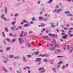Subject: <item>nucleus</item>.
<instances>
[{"label": "nucleus", "instance_id": "obj_44", "mask_svg": "<svg viewBox=\"0 0 73 73\" xmlns=\"http://www.w3.org/2000/svg\"><path fill=\"white\" fill-rule=\"evenodd\" d=\"M27 57H31V55H27Z\"/></svg>", "mask_w": 73, "mask_h": 73}, {"label": "nucleus", "instance_id": "obj_33", "mask_svg": "<svg viewBox=\"0 0 73 73\" xmlns=\"http://www.w3.org/2000/svg\"><path fill=\"white\" fill-rule=\"evenodd\" d=\"M23 60H24V61H25V60H26V59L25 58V57L24 56H23Z\"/></svg>", "mask_w": 73, "mask_h": 73}, {"label": "nucleus", "instance_id": "obj_13", "mask_svg": "<svg viewBox=\"0 0 73 73\" xmlns=\"http://www.w3.org/2000/svg\"><path fill=\"white\" fill-rule=\"evenodd\" d=\"M45 25L44 24H41L40 26L41 27H44Z\"/></svg>", "mask_w": 73, "mask_h": 73}, {"label": "nucleus", "instance_id": "obj_54", "mask_svg": "<svg viewBox=\"0 0 73 73\" xmlns=\"http://www.w3.org/2000/svg\"><path fill=\"white\" fill-rule=\"evenodd\" d=\"M52 1L53 0H50V2H49V3H51V2H52Z\"/></svg>", "mask_w": 73, "mask_h": 73}, {"label": "nucleus", "instance_id": "obj_28", "mask_svg": "<svg viewBox=\"0 0 73 73\" xmlns=\"http://www.w3.org/2000/svg\"><path fill=\"white\" fill-rule=\"evenodd\" d=\"M45 62H47V60L46 59H44L43 60Z\"/></svg>", "mask_w": 73, "mask_h": 73}, {"label": "nucleus", "instance_id": "obj_19", "mask_svg": "<svg viewBox=\"0 0 73 73\" xmlns=\"http://www.w3.org/2000/svg\"><path fill=\"white\" fill-rule=\"evenodd\" d=\"M15 22H13L11 23L12 25H14L15 24Z\"/></svg>", "mask_w": 73, "mask_h": 73}, {"label": "nucleus", "instance_id": "obj_27", "mask_svg": "<svg viewBox=\"0 0 73 73\" xmlns=\"http://www.w3.org/2000/svg\"><path fill=\"white\" fill-rule=\"evenodd\" d=\"M22 28V26H19L18 27V28L19 29H21Z\"/></svg>", "mask_w": 73, "mask_h": 73}, {"label": "nucleus", "instance_id": "obj_10", "mask_svg": "<svg viewBox=\"0 0 73 73\" xmlns=\"http://www.w3.org/2000/svg\"><path fill=\"white\" fill-rule=\"evenodd\" d=\"M54 46L55 47H59V45H58V44H55Z\"/></svg>", "mask_w": 73, "mask_h": 73}, {"label": "nucleus", "instance_id": "obj_30", "mask_svg": "<svg viewBox=\"0 0 73 73\" xmlns=\"http://www.w3.org/2000/svg\"><path fill=\"white\" fill-rule=\"evenodd\" d=\"M24 33H25V36H26V35H27V32H25Z\"/></svg>", "mask_w": 73, "mask_h": 73}, {"label": "nucleus", "instance_id": "obj_1", "mask_svg": "<svg viewBox=\"0 0 73 73\" xmlns=\"http://www.w3.org/2000/svg\"><path fill=\"white\" fill-rule=\"evenodd\" d=\"M39 70L41 73H43V72H45V70L44 69V68H39Z\"/></svg>", "mask_w": 73, "mask_h": 73}, {"label": "nucleus", "instance_id": "obj_45", "mask_svg": "<svg viewBox=\"0 0 73 73\" xmlns=\"http://www.w3.org/2000/svg\"><path fill=\"white\" fill-rule=\"evenodd\" d=\"M53 62H54V60H52L51 62V64H53Z\"/></svg>", "mask_w": 73, "mask_h": 73}, {"label": "nucleus", "instance_id": "obj_49", "mask_svg": "<svg viewBox=\"0 0 73 73\" xmlns=\"http://www.w3.org/2000/svg\"><path fill=\"white\" fill-rule=\"evenodd\" d=\"M33 22H30V23L31 24H33Z\"/></svg>", "mask_w": 73, "mask_h": 73}, {"label": "nucleus", "instance_id": "obj_8", "mask_svg": "<svg viewBox=\"0 0 73 73\" xmlns=\"http://www.w3.org/2000/svg\"><path fill=\"white\" fill-rule=\"evenodd\" d=\"M40 20H42L43 19V17H39L38 18Z\"/></svg>", "mask_w": 73, "mask_h": 73}, {"label": "nucleus", "instance_id": "obj_57", "mask_svg": "<svg viewBox=\"0 0 73 73\" xmlns=\"http://www.w3.org/2000/svg\"><path fill=\"white\" fill-rule=\"evenodd\" d=\"M62 56H57V57H62Z\"/></svg>", "mask_w": 73, "mask_h": 73}, {"label": "nucleus", "instance_id": "obj_35", "mask_svg": "<svg viewBox=\"0 0 73 73\" xmlns=\"http://www.w3.org/2000/svg\"><path fill=\"white\" fill-rule=\"evenodd\" d=\"M56 42L55 40H53V41L52 42V43H56Z\"/></svg>", "mask_w": 73, "mask_h": 73}, {"label": "nucleus", "instance_id": "obj_40", "mask_svg": "<svg viewBox=\"0 0 73 73\" xmlns=\"http://www.w3.org/2000/svg\"><path fill=\"white\" fill-rule=\"evenodd\" d=\"M69 13V11H67V12H65V14H66V13Z\"/></svg>", "mask_w": 73, "mask_h": 73}, {"label": "nucleus", "instance_id": "obj_20", "mask_svg": "<svg viewBox=\"0 0 73 73\" xmlns=\"http://www.w3.org/2000/svg\"><path fill=\"white\" fill-rule=\"evenodd\" d=\"M6 40H7V41H8V42H10V40H9V39L7 38L6 39Z\"/></svg>", "mask_w": 73, "mask_h": 73}, {"label": "nucleus", "instance_id": "obj_46", "mask_svg": "<svg viewBox=\"0 0 73 73\" xmlns=\"http://www.w3.org/2000/svg\"><path fill=\"white\" fill-rule=\"evenodd\" d=\"M69 29H70V31H71V30H72L73 29V28H70Z\"/></svg>", "mask_w": 73, "mask_h": 73}, {"label": "nucleus", "instance_id": "obj_43", "mask_svg": "<svg viewBox=\"0 0 73 73\" xmlns=\"http://www.w3.org/2000/svg\"><path fill=\"white\" fill-rule=\"evenodd\" d=\"M38 4H40V1H39L38 2Z\"/></svg>", "mask_w": 73, "mask_h": 73}, {"label": "nucleus", "instance_id": "obj_9", "mask_svg": "<svg viewBox=\"0 0 73 73\" xmlns=\"http://www.w3.org/2000/svg\"><path fill=\"white\" fill-rule=\"evenodd\" d=\"M5 13H7V8L6 7H5Z\"/></svg>", "mask_w": 73, "mask_h": 73}, {"label": "nucleus", "instance_id": "obj_41", "mask_svg": "<svg viewBox=\"0 0 73 73\" xmlns=\"http://www.w3.org/2000/svg\"><path fill=\"white\" fill-rule=\"evenodd\" d=\"M50 46H53V44H50Z\"/></svg>", "mask_w": 73, "mask_h": 73}, {"label": "nucleus", "instance_id": "obj_37", "mask_svg": "<svg viewBox=\"0 0 73 73\" xmlns=\"http://www.w3.org/2000/svg\"><path fill=\"white\" fill-rule=\"evenodd\" d=\"M46 55L45 54H44L42 56V57H44V56H45Z\"/></svg>", "mask_w": 73, "mask_h": 73}, {"label": "nucleus", "instance_id": "obj_23", "mask_svg": "<svg viewBox=\"0 0 73 73\" xmlns=\"http://www.w3.org/2000/svg\"><path fill=\"white\" fill-rule=\"evenodd\" d=\"M5 30L6 31V32H8V29H7V28H5Z\"/></svg>", "mask_w": 73, "mask_h": 73}, {"label": "nucleus", "instance_id": "obj_14", "mask_svg": "<svg viewBox=\"0 0 73 73\" xmlns=\"http://www.w3.org/2000/svg\"><path fill=\"white\" fill-rule=\"evenodd\" d=\"M10 49V48L9 47L7 48L6 49V51H7V50H9Z\"/></svg>", "mask_w": 73, "mask_h": 73}, {"label": "nucleus", "instance_id": "obj_56", "mask_svg": "<svg viewBox=\"0 0 73 73\" xmlns=\"http://www.w3.org/2000/svg\"><path fill=\"white\" fill-rule=\"evenodd\" d=\"M64 29H65V30H68V29L65 28V27H64Z\"/></svg>", "mask_w": 73, "mask_h": 73}, {"label": "nucleus", "instance_id": "obj_63", "mask_svg": "<svg viewBox=\"0 0 73 73\" xmlns=\"http://www.w3.org/2000/svg\"><path fill=\"white\" fill-rule=\"evenodd\" d=\"M3 52V50H0V52Z\"/></svg>", "mask_w": 73, "mask_h": 73}, {"label": "nucleus", "instance_id": "obj_51", "mask_svg": "<svg viewBox=\"0 0 73 73\" xmlns=\"http://www.w3.org/2000/svg\"><path fill=\"white\" fill-rule=\"evenodd\" d=\"M3 19L4 20H6V18L4 17H3Z\"/></svg>", "mask_w": 73, "mask_h": 73}, {"label": "nucleus", "instance_id": "obj_29", "mask_svg": "<svg viewBox=\"0 0 73 73\" xmlns=\"http://www.w3.org/2000/svg\"><path fill=\"white\" fill-rule=\"evenodd\" d=\"M51 26L52 27H53V28H54V27H55V26H54V25L53 24L51 25Z\"/></svg>", "mask_w": 73, "mask_h": 73}, {"label": "nucleus", "instance_id": "obj_4", "mask_svg": "<svg viewBox=\"0 0 73 73\" xmlns=\"http://www.w3.org/2000/svg\"><path fill=\"white\" fill-rule=\"evenodd\" d=\"M60 50L59 49H56L55 50V53H57L58 52H60Z\"/></svg>", "mask_w": 73, "mask_h": 73}, {"label": "nucleus", "instance_id": "obj_3", "mask_svg": "<svg viewBox=\"0 0 73 73\" xmlns=\"http://www.w3.org/2000/svg\"><path fill=\"white\" fill-rule=\"evenodd\" d=\"M67 36H68L67 35H65L64 36H62V38L64 39H66L67 38Z\"/></svg>", "mask_w": 73, "mask_h": 73}, {"label": "nucleus", "instance_id": "obj_21", "mask_svg": "<svg viewBox=\"0 0 73 73\" xmlns=\"http://www.w3.org/2000/svg\"><path fill=\"white\" fill-rule=\"evenodd\" d=\"M66 34H65V33H61V35H62V36H65V35Z\"/></svg>", "mask_w": 73, "mask_h": 73}, {"label": "nucleus", "instance_id": "obj_17", "mask_svg": "<svg viewBox=\"0 0 73 73\" xmlns=\"http://www.w3.org/2000/svg\"><path fill=\"white\" fill-rule=\"evenodd\" d=\"M46 38H48V37L47 36H43L42 37V38H46Z\"/></svg>", "mask_w": 73, "mask_h": 73}, {"label": "nucleus", "instance_id": "obj_52", "mask_svg": "<svg viewBox=\"0 0 73 73\" xmlns=\"http://www.w3.org/2000/svg\"><path fill=\"white\" fill-rule=\"evenodd\" d=\"M68 66V64H66L65 66V67H66Z\"/></svg>", "mask_w": 73, "mask_h": 73}, {"label": "nucleus", "instance_id": "obj_39", "mask_svg": "<svg viewBox=\"0 0 73 73\" xmlns=\"http://www.w3.org/2000/svg\"><path fill=\"white\" fill-rule=\"evenodd\" d=\"M35 18H32L31 19L32 20V21H34V20H35Z\"/></svg>", "mask_w": 73, "mask_h": 73}, {"label": "nucleus", "instance_id": "obj_61", "mask_svg": "<svg viewBox=\"0 0 73 73\" xmlns=\"http://www.w3.org/2000/svg\"><path fill=\"white\" fill-rule=\"evenodd\" d=\"M56 8H58V6H56Z\"/></svg>", "mask_w": 73, "mask_h": 73}, {"label": "nucleus", "instance_id": "obj_55", "mask_svg": "<svg viewBox=\"0 0 73 73\" xmlns=\"http://www.w3.org/2000/svg\"><path fill=\"white\" fill-rule=\"evenodd\" d=\"M56 69V68H54L52 69V70H54Z\"/></svg>", "mask_w": 73, "mask_h": 73}, {"label": "nucleus", "instance_id": "obj_38", "mask_svg": "<svg viewBox=\"0 0 73 73\" xmlns=\"http://www.w3.org/2000/svg\"><path fill=\"white\" fill-rule=\"evenodd\" d=\"M52 36L53 37H54L55 36H54V34H52Z\"/></svg>", "mask_w": 73, "mask_h": 73}, {"label": "nucleus", "instance_id": "obj_60", "mask_svg": "<svg viewBox=\"0 0 73 73\" xmlns=\"http://www.w3.org/2000/svg\"><path fill=\"white\" fill-rule=\"evenodd\" d=\"M69 45H68V48H67V49H69Z\"/></svg>", "mask_w": 73, "mask_h": 73}, {"label": "nucleus", "instance_id": "obj_42", "mask_svg": "<svg viewBox=\"0 0 73 73\" xmlns=\"http://www.w3.org/2000/svg\"><path fill=\"white\" fill-rule=\"evenodd\" d=\"M52 35L50 33L48 34V36H52Z\"/></svg>", "mask_w": 73, "mask_h": 73}, {"label": "nucleus", "instance_id": "obj_50", "mask_svg": "<svg viewBox=\"0 0 73 73\" xmlns=\"http://www.w3.org/2000/svg\"><path fill=\"white\" fill-rule=\"evenodd\" d=\"M43 20L44 21H46L47 20V19H44Z\"/></svg>", "mask_w": 73, "mask_h": 73}, {"label": "nucleus", "instance_id": "obj_18", "mask_svg": "<svg viewBox=\"0 0 73 73\" xmlns=\"http://www.w3.org/2000/svg\"><path fill=\"white\" fill-rule=\"evenodd\" d=\"M23 36V34L22 33H21L20 34V37H21Z\"/></svg>", "mask_w": 73, "mask_h": 73}, {"label": "nucleus", "instance_id": "obj_2", "mask_svg": "<svg viewBox=\"0 0 73 73\" xmlns=\"http://www.w3.org/2000/svg\"><path fill=\"white\" fill-rule=\"evenodd\" d=\"M19 39L20 44H22V43H21V42H24V40H23V39H20V38H19Z\"/></svg>", "mask_w": 73, "mask_h": 73}, {"label": "nucleus", "instance_id": "obj_5", "mask_svg": "<svg viewBox=\"0 0 73 73\" xmlns=\"http://www.w3.org/2000/svg\"><path fill=\"white\" fill-rule=\"evenodd\" d=\"M41 58H37L36 59V61H39L40 62V61H41Z\"/></svg>", "mask_w": 73, "mask_h": 73}, {"label": "nucleus", "instance_id": "obj_36", "mask_svg": "<svg viewBox=\"0 0 73 73\" xmlns=\"http://www.w3.org/2000/svg\"><path fill=\"white\" fill-rule=\"evenodd\" d=\"M26 68H27V69H30V67H26Z\"/></svg>", "mask_w": 73, "mask_h": 73}, {"label": "nucleus", "instance_id": "obj_25", "mask_svg": "<svg viewBox=\"0 0 73 73\" xmlns=\"http://www.w3.org/2000/svg\"><path fill=\"white\" fill-rule=\"evenodd\" d=\"M56 11H57V10H55L53 11V13H55V12H56Z\"/></svg>", "mask_w": 73, "mask_h": 73}, {"label": "nucleus", "instance_id": "obj_59", "mask_svg": "<svg viewBox=\"0 0 73 73\" xmlns=\"http://www.w3.org/2000/svg\"><path fill=\"white\" fill-rule=\"evenodd\" d=\"M65 68V66H64L62 67V69H64Z\"/></svg>", "mask_w": 73, "mask_h": 73}, {"label": "nucleus", "instance_id": "obj_6", "mask_svg": "<svg viewBox=\"0 0 73 73\" xmlns=\"http://www.w3.org/2000/svg\"><path fill=\"white\" fill-rule=\"evenodd\" d=\"M23 23H27L28 22V21L26 20H23Z\"/></svg>", "mask_w": 73, "mask_h": 73}, {"label": "nucleus", "instance_id": "obj_32", "mask_svg": "<svg viewBox=\"0 0 73 73\" xmlns=\"http://www.w3.org/2000/svg\"><path fill=\"white\" fill-rule=\"evenodd\" d=\"M38 53V52H36L35 53L36 55H37Z\"/></svg>", "mask_w": 73, "mask_h": 73}, {"label": "nucleus", "instance_id": "obj_47", "mask_svg": "<svg viewBox=\"0 0 73 73\" xmlns=\"http://www.w3.org/2000/svg\"><path fill=\"white\" fill-rule=\"evenodd\" d=\"M62 63V61H60V62H58V64H61Z\"/></svg>", "mask_w": 73, "mask_h": 73}, {"label": "nucleus", "instance_id": "obj_16", "mask_svg": "<svg viewBox=\"0 0 73 73\" xmlns=\"http://www.w3.org/2000/svg\"><path fill=\"white\" fill-rule=\"evenodd\" d=\"M62 10H58L56 11L57 13H58V12H60V11H61Z\"/></svg>", "mask_w": 73, "mask_h": 73}, {"label": "nucleus", "instance_id": "obj_34", "mask_svg": "<svg viewBox=\"0 0 73 73\" xmlns=\"http://www.w3.org/2000/svg\"><path fill=\"white\" fill-rule=\"evenodd\" d=\"M50 50H54V48H50Z\"/></svg>", "mask_w": 73, "mask_h": 73}, {"label": "nucleus", "instance_id": "obj_64", "mask_svg": "<svg viewBox=\"0 0 73 73\" xmlns=\"http://www.w3.org/2000/svg\"><path fill=\"white\" fill-rule=\"evenodd\" d=\"M7 61H4V62L5 63H7Z\"/></svg>", "mask_w": 73, "mask_h": 73}, {"label": "nucleus", "instance_id": "obj_12", "mask_svg": "<svg viewBox=\"0 0 73 73\" xmlns=\"http://www.w3.org/2000/svg\"><path fill=\"white\" fill-rule=\"evenodd\" d=\"M67 16H72L73 15L70 13H68L67 14Z\"/></svg>", "mask_w": 73, "mask_h": 73}, {"label": "nucleus", "instance_id": "obj_26", "mask_svg": "<svg viewBox=\"0 0 73 73\" xmlns=\"http://www.w3.org/2000/svg\"><path fill=\"white\" fill-rule=\"evenodd\" d=\"M16 40L15 39H13V40L12 41V42H14Z\"/></svg>", "mask_w": 73, "mask_h": 73}, {"label": "nucleus", "instance_id": "obj_24", "mask_svg": "<svg viewBox=\"0 0 73 73\" xmlns=\"http://www.w3.org/2000/svg\"><path fill=\"white\" fill-rule=\"evenodd\" d=\"M2 33L3 36V37H5V34L4 33V32H2Z\"/></svg>", "mask_w": 73, "mask_h": 73}, {"label": "nucleus", "instance_id": "obj_48", "mask_svg": "<svg viewBox=\"0 0 73 73\" xmlns=\"http://www.w3.org/2000/svg\"><path fill=\"white\" fill-rule=\"evenodd\" d=\"M72 1V0H67V1H68V2H70V1Z\"/></svg>", "mask_w": 73, "mask_h": 73}, {"label": "nucleus", "instance_id": "obj_15", "mask_svg": "<svg viewBox=\"0 0 73 73\" xmlns=\"http://www.w3.org/2000/svg\"><path fill=\"white\" fill-rule=\"evenodd\" d=\"M13 55H10L9 56V58H13Z\"/></svg>", "mask_w": 73, "mask_h": 73}, {"label": "nucleus", "instance_id": "obj_22", "mask_svg": "<svg viewBox=\"0 0 73 73\" xmlns=\"http://www.w3.org/2000/svg\"><path fill=\"white\" fill-rule=\"evenodd\" d=\"M72 50H73V48H71V49H70V52H72Z\"/></svg>", "mask_w": 73, "mask_h": 73}, {"label": "nucleus", "instance_id": "obj_58", "mask_svg": "<svg viewBox=\"0 0 73 73\" xmlns=\"http://www.w3.org/2000/svg\"><path fill=\"white\" fill-rule=\"evenodd\" d=\"M4 70L5 71V72H7V70L5 69H4Z\"/></svg>", "mask_w": 73, "mask_h": 73}, {"label": "nucleus", "instance_id": "obj_11", "mask_svg": "<svg viewBox=\"0 0 73 73\" xmlns=\"http://www.w3.org/2000/svg\"><path fill=\"white\" fill-rule=\"evenodd\" d=\"M15 27V26H14L13 27H11V29H12V30H13V31H14V29Z\"/></svg>", "mask_w": 73, "mask_h": 73}, {"label": "nucleus", "instance_id": "obj_31", "mask_svg": "<svg viewBox=\"0 0 73 73\" xmlns=\"http://www.w3.org/2000/svg\"><path fill=\"white\" fill-rule=\"evenodd\" d=\"M1 18V19H3V18H4V15H2Z\"/></svg>", "mask_w": 73, "mask_h": 73}, {"label": "nucleus", "instance_id": "obj_62", "mask_svg": "<svg viewBox=\"0 0 73 73\" xmlns=\"http://www.w3.org/2000/svg\"><path fill=\"white\" fill-rule=\"evenodd\" d=\"M38 65H41V62H39L38 63Z\"/></svg>", "mask_w": 73, "mask_h": 73}, {"label": "nucleus", "instance_id": "obj_53", "mask_svg": "<svg viewBox=\"0 0 73 73\" xmlns=\"http://www.w3.org/2000/svg\"><path fill=\"white\" fill-rule=\"evenodd\" d=\"M9 36H11V37H12V34H11V33L10 34H9Z\"/></svg>", "mask_w": 73, "mask_h": 73}, {"label": "nucleus", "instance_id": "obj_7", "mask_svg": "<svg viewBox=\"0 0 73 73\" xmlns=\"http://www.w3.org/2000/svg\"><path fill=\"white\" fill-rule=\"evenodd\" d=\"M29 23H28L27 24H25V27H28V26H29Z\"/></svg>", "mask_w": 73, "mask_h": 73}]
</instances>
